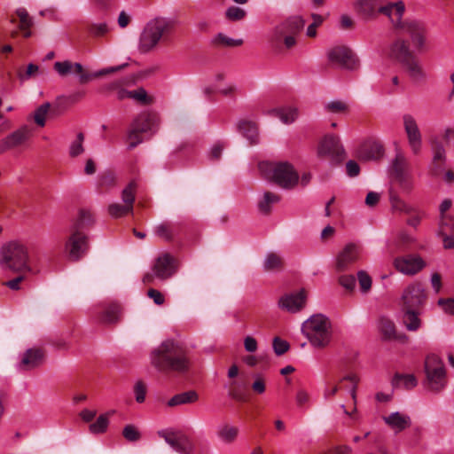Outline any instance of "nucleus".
<instances>
[{
    "label": "nucleus",
    "instance_id": "57",
    "mask_svg": "<svg viewBox=\"0 0 454 454\" xmlns=\"http://www.w3.org/2000/svg\"><path fill=\"white\" fill-rule=\"evenodd\" d=\"M129 94V98H132L137 102L144 103V104H149L151 103L152 99L150 97H148L146 91L143 88H138L134 90H130Z\"/></svg>",
    "mask_w": 454,
    "mask_h": 454
},
{
    "label": "nucleus",
    "instance_id": "51",
    "mask_svg": "<svg viewBox=\"0 0 454 454\" xmlns=\"http://www.w3.org/2000/svg\"><path fill=\"white\" fill-rule=\"evenodd\" d=\"M357 280L359 284L360 290L363 294H367L372 285V279L370 275L364 270L357 271Z\"/></svg>",
    "mask_w": 454,
    "mask_h": 454
},
{
    "label": "nucleus",
    "instance_id": "28",
    "mask_svg": "<svg viewBox=\"0 0 454 454\" xmlns=\"http://www.w3.org/2000/svg\"><path fill=\"white\" fill-rule=\"evenodd\" d=\"M380 7L377 8V0H356L354 4L357 14L366 20L375 19Z\"/></svg>",
    "mask_w": 454,
    "mask_h": 454
},
{
    "label": "nucleus",
    "instance_id": "34",
    "mask_svg": "<svg viewBox=\"0 0 454 454\" xmlns=\"http://www.w3.org/2000/svg\"><path fill=\"white\" fill-rule=\"evenodd\" d=\"M280 201V196L271 192H264L258 200V208L263 214H269L273 206Z\"/></svg>",
    "mask_w": 454,
    "mask_h": 454
},
{
    "label": "nucleus",
    "instance_id": "25",
    "mask_svg": "<svg viewBox=\"0 0 454 454\" xmlns=\"http://www.w3.org/2000/svg\"><path fill=\"white\" fill-rule=\"evenodd\" d=\"M43 352L38 348H28L20 356L19 369L28 371L37 367L43 361Z\"/></svg>",
    "mask_w": 454,
    "mask_h": 454
},
{
    "label": "nucleus",
    "instance_id": "41",
    "mask_svg": "<svg viewBox=\"0 0 454 454\" xmlns=\"http://www.w3.org/2000/svg\"><path fill=\"white\" fill-rule=\"evenodd\" d=\"M51 104L45 102L39 106L33 113V119L39 127H44L46 124V117L49 114Z\"/></svg>",
    "mask_w": 454,
    "mask_h": 454
},
{
    "label": "nucleus",
    "instance_id": "39",
    "mask_svg": "<svg viewBox=\"0 0 454 454\" xmlns=\"http://www.w3.org/2000/svg\"><path fill=\"white\" fill-rule=\"evenodd\" d=\"M343 382V387L349 393L353 403H356V389L359 382V377L355 373H348L345 375L341 380Z\"/></svg>",
    "mask_w": 454,
    "mask_h": 454
},
{
    "label": "nucleus",
    "instance_id": "47",
    "mask_svg": "<svg viewBox=\"0 0 454 454\" xmlns=\"http://www.w3.org/2000/svg\"><path fill=\"white\" fill-rule=\"evenodd\" d=\"M39 74H40L39 66H37L34 63H29L27 66L26 71H24V72L19 71L17 74V76L21 82H24L28 81L31 78L36 77Z\"/></svg>",
    "mask_w": 454,
    "mask_h": 454
},
{
    "label": "nucleus",
    "instance_id": "38",
    "mask_svg": "<svg viewBox=\"0 0 454 454\" xmlns=\"http://www.w3.org/2000/svg\"><path fill=\"white\" fill-rule=\"evenodd\" d=\"M127 66H128V64L124 63V64L118 65L115 67L102 68V69L96 71L90 74H82V75L80 76V82L82 83L87 82L93 78H98V77H101L104 75H107V74L115 73V72L121 71L123 68H125Z\"/></svg>",
    "mask_w": 454,
    "mask_h": 454
},
{
    "label": "nucleus",
    "instance_id": "11",
    "mask_svg": "<svg viewBox=\"0 0 454 454\" xmlns=\"http://www.w3.org/2000/svg\"><path fill=\"white\" fill-rule=\"evenodd\" d=\"M402 122L411 153L415 156L419 155L423 149V137L416 117L411 114H404L402 116Z\"/></svg>",
    "mask_w": 454,
    "mask_h": 454
},
{
    "label": "nucleus",
    "instance_id": "4",
    "mask_svg": "<svg viewBox=\"0 0 454 454\" xmlns=\"http://www.w3.org/2000/svg\"><path fill=\"white\" fill-rule=\"evenodd\" d=\"M301 333L312 347L325 348L333 339L331 320L323 314L312 315L302 323Z\"/></svg>",
    "mask_w": 454,
    "mask_h": 454
},
{
    "label": "nucleus",
    "instance_id": "48",
    "mask_svg": "<svg viewBox=\"0 0 454 454\" xmlns=\"http://www.w3.org/2000/svg\"><path fill=\"white\" fill-rule=\"evenodd\" d=\"M121 317V308L119 305H111L104 312L102 320L106 323L113 324L119 320Z\"/></svg>",
    "mask_w": 454,
    "mask_h": 454
},
{
    "label": "nucleus",
    "instance_id": "22",
    "mask_svg": "<svg viewBox=\"0 0 454 454\" xmlns=\"http://www.w3.org/2000/svg\"><path fill=\"white\" fill-rule=\"evenodd\" d=\"M387 55L390 59L404 62L412 55L408 42L403 38H396L388 46Z\"/></svg>",
    "mask_w": 454,
    "mask_h": 454
},
{
    "label": "nucleus",
    "instance_id": "44",
    "mask_svg": "<svg viewBox=\"0 0 454 454\" xmlns=\"http://www.w3.org/2000/svg\"><path fill=\"white\" fill-rule=\"evenodd\" d=\"M251 389L256 395H263L267 389V380L262 374H254L251 383Z\"/></svg>",
    "mask_w": 454,
    "mask_h": 454
},
{
    "label": "nucleus",
    "instance_id": "9",
    "mask_svg": "<svg viewBox=\"0 0 454 454\" xmlns=\"http://www.w3.org/2000/svg\"><path fill=\"white\" fill-rule=\"evenodd\" d=\"M425 372L427 388L439 393L447 384L446 369L442 360L435 354H430L425 360Z\"/></svg>",
    "mask_w": 454,
    "mask_h": 454
},
{
    "label": "nucleus",
    "instance_id": "63",
    "mask_svg": "<svg viewBox=\"0 0 454 454\" xmlns=\"http://www.w3.org/2000/svg\"><path fill=\"white\" fill-rule=\"evenodd\" d=\"M437 304L445 313L454 315V299L441 298L438 300Z\"/></svg>",
    "mask_w": 454,
    "mask_h": 454
},
{
    "label": "nucleus",
    "instance_id": "29",
    "mask_svg": "<svg viewBox=\"0 0 454 454\" xmlns=\"http://www.w3.org/2000/svg\"><path fill=\"white\" fill-rule=\"evenodd\" d=\"M267 114L278 117L284 124L294 123L298 116L299 110L295 106H284L272 108L267 112Z\"/></svg>",
    "mask_w": 454,
    "mask_h": 454
},
{
    "label": "nucleus",
    "instance_id": "2",
    "mask_svg": "<svg viewBox=\"0 0 454 454\" xmlns=\"http://www.w3.org/2000/svg\"><path fill=\"white\" fill-rule=\"evenodd\" d=\"M151 364L159 372H185L189 368V359L182 347L172 340L162 341L150 354Z\"/></svg>",
    "mask_w": 454,
    "mask_h": 454
},
{
    "label": "nucleus",
    "instance_id": "58",
    "mask_svg": "<svg viewBox=\"0 0 454 454\" xmlns=\"http://www.w3.org/2000/svg\"><path fill=\"white\" fill-rule=\"evenodd\" d=\"M414 242V238L406 232H402L396 240L397 251H404L408 246Z\"/></svg>",
    "mask_w": 454,
    "mask_h": 454
},
{
    "label": "nucleus",
    "instance_id": "13",
    "mask_svg": "<svg viewBox=\"0 0 454 454\" xmlns=\"http://www.w3.org/2000/svg\"><path fill=\"white\" fill-rule=\"evenodd\" d=\"M393 266L399 273L411 277L426 268L427 262L418 254H407L395 257Z\"/></svg>",
    "mask_w": 454,
    "mask_h": 454
},
{
    "label": "nucleus",
    "instance_id": "27",
    "mask_svg": "<svg viewBox=\"0 0 454 454\" xmlns=\"http://www.w3.org/2000/svg\"><path fill=\"white\" fill-rule=\"evenodd\" d=\"M360 153L364 159L379 160L384 155V147L380 141L370 138L362 145Z\"/></svg>",
    "mask_w": 454,
    "mask_h": 454
},
{
    "label": "nucleus",
    "instance_id": "60",
    "mask_svg": "<svg viewBox=\"0 0 454 454\" xmlns=\"http://www.w3.org/2000/svg\"><path fill=\"white\" fill-rule=\"evenodd\" d=\"M272 346H273L274 352L278 356H281V355L285 354L289 348L288 342L278 338V337H275L273 339Z\"/></svg>",
    "mask_w": 454,
    "mask_h": 454
},
{
    "label": "nucleus",
    "instance_id": "56",
    "mask_svg": "<svg viewBox=\"0 0 454 454\" xmlns=\"http://www.w3.org/2000/svg\"><path fill=\"white\" fill-rule=\"evenodd\" d=\"M83 135L79 133L76 139L71 143L69 147V153L72 157H76L83 153Z\"/></svg>",
    "mask_w": 454,
    "mask_h": 454
},
{
    "label": "nucleus",
    "instance_id": "26",
    "mask_svg": "<svg viewBox=\"0 0 454 454\" xmlns=\"http://www.w3.org/2000/svg\"><path fill=\"white\" fill-rule=\"evenodd\" d=\"M377 329L384 340H395L399 337L394 320L388 317L381 316L379 317Z\"/></svg>",
    "mask_w": 454,
    "mask_h": 454
},
{
    "label": "nucleus",
    "instance_id": "20",
    "mask_svg": "<svg viewBox=\"0 0 454 454\" xmlns=\"http://www.w3.org/2000/svg\"><path fill=\"white\" fill-rule=\"evenodd\" d=\"M420 309L400 308L401 323L408 332H418L423 326Z\"/></svg>",
    "mask_w": 454,
    "mask_h": 454
},
{
    "label": "nucleus",
    "instance_id": "7",
    "mask_svg": "<svg viewBox=\"0 0 454 454\" xmlns=\"http://www.w3.org/2000/svg\"><path fill=\"white\" fill-rule=\"evenodd\" d=\"M390 176L393 185L403 194H410L414 188V176L407 157L397 152L390 164Z\"/></svg>",
    "mask_w": 454,
    "mask_h": 454
},
{
    "label": "nucleus",
    "instance_id": "64",
    "mask_svg": "<svg viewBox=\"0 0 454 454\" xmlns=\"http://www.w3.org/2000/svg\"><path fill=\"white\" fill-rule=\"evenodd\" d=\"M123 436L130 442L137 441L140 437L138 430L132 425H128L123 429Z\"/></svg>",
    "mask_w": 454,
    "mask_h": 454
},
{
    "label": "nucleus",
    "instance_id": "40",
    "mask_svg": "<svg viewBox=\"0 0 454 454\" xmlns=\"http://www.w3.org/2000/svg\"><path fill=\"white\" fill-rule=\"evenodd\" d=\"M417 379L413 374H396L394 378V385L398 387L412 388L417 385Z\"/></svg>",
    "mask_w": 454,
    "mask_h": 454
},
{
    "label": "nucleus",
    "instance_id": "30",
    "mask_svg": "<svg viewBox=\"0 0 454 454\" xmlns=\"http://www.w3.org/2000/svg\"><path fill=\"white\" fill-rule=\"evenodd\" d=\"M53 67L54 70L62 77L74 74H79L80 77L82 74H85L83 72V67L80 63H73L69 60L57 61L54 63Z\"/></svg>",
    "mask_w": 454,
    "mask_h": 454
},
{
    "label": "nucleus",
    "instance_id": "15",
    "mask_svg": "<svg viewBox=\"0 0 454 454\" xmlns=\"http://www.w3.org/2000/svg\"><path fill=\"white\" fill-rule=\"evenodd\" d=\"M88 249L87 236L80 230H73L65 243V253L70 260L77 261Z\"/></svg>",
    "mask_w": 454,
    "mask_h": 454
},
{
    "label": "nucleus",
    "instance_id": "32",
    "mask_svg": "<svg viewBox=\"0 0 454 454\" xmlns=\"http://www.w3.org/2000/svg\"><path fill=\"white\" fill-rule=\"evenodd\" d=\"M402 65L412 79L419 81L425 78L426 74L423 67L413 55L409 57Z\"/></svg>",
    "mask_w": 454,
    "mask_h": 454
},
{
    "label": "nucleus",
    "instance_id": "52",
    "mask_svg": "<svg viewBox=\"0 0 454 454\" xmlns=\"http://www.w3.org/2000/svg\"><path fill=\"white\" fill-rule=\"evenodd\" d=\"M136 187V183L132 181L123 189L121 192V199L124 204L133 207V203L135 201Z\"/></svg>",
    "mask_w": 454,
    "mask_h": 454
},
{
    "label": "nucleus",
    "instance_id": "53",
    "mask_svg": "<svg viewBox=\"0 0 454 454\" xmlns=\"http://www.w3.org/2000/svg\"><path fill=\"white\" fill-rule=\"evenodd\" d=\"M176 442L174 450L180 452L181 454H189L192 450V444L189 439L184 435H179Z\"/></svg>",
    "mask_w": 454,
    "mask_h": 454
},
{
    "label": "nucleus",
    "instance_id": "50",
    "mask_svg": "<svg viewBox=\"0 0 454 454\" xmlns=\"http://www.w3.org/2000/svg\"><path fill=\"white\" fill-rule=\"evenodd\" d=\"M15 14L17 15V17L19 18V20H20V24H19L20 28H27V27H31L33 26V20L29 16L26 8L18 7L15 10Z\"/></svg>",
    "mask_w": 454,
    "mask_h": 454
},
{
    "label": "nucleus",
    "instance_id": "37",
    "mask_svg": "<svg viewBox=\"0 0 454 454\" xmlns=\"http://www.w3.org/2000/svg\"><path fill=\"white\" fill-rule=\"evenodd\" d=\"M114 413V411H109L101 414L95 422L90 425L89 429L91 434H103L106 431L109 425V418Z\"/></svg>",
    "mask_w": 454,
    "mask_h": 454
},
{
    "label": "nucleus",
    "instance_id": "35",
    "mask_svg": "<svg viewBox=\"0 0 454 454\" xmlns=\"http://www.w3.org/2000/svg\"><path fill=\"white\" fill-rule=\"evenodd\" d=\"M239 434V428L230 424H223L217 427L216 435L224 443L233 442Z\"/></svg>",
    "mask_w": 454,
    "mask_h": 454
},
{
    "label": "nucleus",
    "instance_id": "12",
    "mask_svg": "<svg viewBox=\"0 0 454 454\" xmlns=\"http://www.w3.org/2000/svg\"><path fill=\"white\" fill-rule=\"evenodd\" d=\"M451 206L452 201L445 199L439 207L440 220L437 233L442 238L445 248H454V218L448 213Z\"/></svg>",
    "mask_w": 454,
    "mask_h": 454
},
{
    "label": "nucleus",
    "instance_id": "14",
    "mask_svg": "<svg viewBox=\"0 0 454 454\" xmlns=\"http://www.w3.org/2000/svg\"><path fill=\"white\" fill-rule=\"evenodd\" d=\"M316 153L318 158L334 160L343 153L339 137L334 134H325L317 145Z\"/></svg>",
    "mask_w": 454,
    "mask_h": 454
},
{
    "label": "nucleus",
    "instance_id": "16",
    "mask_svg": "<svg viewBox=\"0 0 454 454\" xmlns=\"http://www.w3.org/2000/svg\"><path fill=\"white\" fill-rule=\"evenodd\" d=\"M362 256V247L356 243H348L338 253L335 258V268L338 271L349 270Z\"/></svg>",
    "mask_w": 454,
    "mask_h": 454
},
{
    "label": "nucleus",
    "instance_id": "6",
    "mask_svg": "<svg viewBox=\"0 0 454 454\" xmlns=\"http://www.w3.org/2000/svg\"><path fill=\"white\" fill-rule=\"evenodd\" d=\"M171 27V21L166 18L160 17L148 21L140 35L138 51L142 53L153 51Z\"/></svg>",
    "mask_w": 454,
    "mask_h": 454
},
{
    "label": "nucleus",
    "instance_id": "23",
    "mask_svg": "<svg viewBox=\"0 0 454 454\" xmlns=\"http://www.w3.org/2000/svg\"><path fill=\"white\" fill-rule=\"evenodd\" d=\"M431 144L434 152L429 170L432 176H438L444 171L446 153L443 146L440 144H435L433 139L431 140Z\"/></svg>",
    "mask_w": 454,
    "mask_h": 454
},
{
    "label": "nucleus",
    "instance_id": "8",
    "mask_svg": "<svg viewBox=\"0 0 454 454\" xmlns=\"http://www.w3.org/2000/svg\"><path fill=\"white\" fill-rule=\"evenodd\" d=\"M160 125L159 115L152 111L143 112L131 123L127 136L129 148H134L143 141L141 135L155 133Z\"/></svg>",
    "mask_w": 454,
    "mask_h": 454
},
{
    "label": "nucleus",
    "instance_id": "1",
    "mask_svg": "<svg viewBox=\"0 0 454 454\" xmlns=\"http://www.w3.org/2000/svg\"><path fill=\"white\" fill-rule=\"evenodd\" d=\"M385 16L391 27L400 33L410 35L412 46L419 52L426 51L428 48L427 29L424 23L417 19H405L406 4L403 0L389 1L379 9Z\"/></svg>",
    "mask_w": 454,
    "mask_h": 454
},
{
    "label": "nucleus",
    "instance_id": "18",
    "mask_svg": "<svg viewBox=\"0 0 454 454\" xmlns=\"http://www.w3.org/2000/svg\"><path fill=\"white\" fill-rule=\"evenodd\" d=\"M306 301L307 292L301 289L283 295L278 301V307L289 313H297L305 308Z\"/></svg>",
    "mask_w": 454,
    "mask_h": 454
},
{
    "label": "nucleus",
    "instance_id": "36",
    "mask_svg": "<svg viewBox=\"0 0 454 454\" xmlns=\"http://www.w3.org/2000/svg\"><path fill=\"white\" fill-rule=\"evenodd\" d=\"M199 399L198 394L193 391H186L178 395H174L172 398H170L168 401V405L170 407L182 405V404H187V403H192L197 402Z\"/></svg>",
    "mask_w": 454,
    "mask_h": 454
},
{
    "label": "nucleus",
    "instance_id": "61",
    "mask_svg": "<svg viewBox=\"0 0 454 454\" xmlns=\"http://www.w3.org/2000/svg\"><path fill=\"white\" fill-rule=\"evenodd\" d=\"M339 284L348 291H353L356 286V278L353 275H341Z\"/></svg>",
    "mask_w": 454,
    "mask_h": 454
},
{
    "label": "nucleus",
    "instance_id": "55",
    "mask_svg": "<svg viewBox=\"0 0 454 454\" xmlns=\"http://www.w3.org/2000/svg\"><path fill=\"white\" fill-rule=\"evenodd\" d=\"M325 109L332 114H341L347 111L348 106L341 100H332L325 105Z\"/></svg>",
    "mask_w": 454,
    "mask_h": 454
},
{
    "label": "nucleus",
    "instance_id": "17",
    "mask_svg": "<svg viewBox=\"0 0 454 454\" xmlns=\"http://www.w3.org/2000/svg\"><path fill=\"white\" fill-rule=\"evenodd\" d=\"M175 271L173 258L168 254H163L157 258L153 268L152 273H146L143 281L145 283L153 282V278L166 279L173 275Z\"/></svg>",
    "mask_w": 454,
    "mask_h": 454
},
{
    "label": "nucleus",
    "instance_id": "54",
    "mask_svg": "<svg viewBox=\"0 0 454 454\" xmlns=\"http://www.w3.org/2000/svg\"><path fill=\"white\" fill-rule=\"evenodd\" d=\"M111 30L107 22L92 23L89 28L90 33L94 36H103Z\"/></svg>",
    "mask_w": 454,
    "mask_h": 454
},
{
    "label": "nucleus",
    "instance_id": "21",
    "mask_svg": "<svg viewBox=\"0 0 454 454\" xmlns=\"http://www.w3.org/2000/svg\"><path fill=\"white\" fill-rule=\"evenodd\" d=\"M329 61L334 65L350 67L355 63L354 54L345 46H336L327 52Z\"/></svg>",
    "mask_w": 454,
    "mask_h": 454
},
{
    "label": "nucleus",
    "instance_id": "62",
    "mask_svg": "<svg viewBox=\"0 0 454 454\" xmlns=\"http://www.w3.org/2000/svg\"><path fill=\"white\" fill-rule=\"evenodd\" d=\"M309 401L310 395L307 390L301 388L296 392L295 402L297 406L304 407L305 405L309 404Z\"/></svg>",
    "mask_w": 454,
    "mask_h": 454
},
{
    "label": "nucleus",
    "instance_id": "5",
    "mask_svg": "<svg viewBox=\"0 0 454 454\" xmlns=\"http://www.w3.org/2000/svg\"><path fill=\"white\" fill-rule=\"evenodd\" d=\"M259 168L266 178L282 189L293 190L299 184V174L287 161L261 162Z\"/></svg>",
    "mask_w": 454,
    "mask_h": 454
},
{
    "label": "nucleus",
    "instance_id": "49",
    "mask_svg": "<svg viewBox=\"0 0 454 454\" xmlns=\"http://www.w3.org/2000/svg\"><path fill=\"white\" fill-rule=\"evenodd\" d=\"M247 15L245 9L239 6H230L225 11V17L231 21H239L243 20Z\"/></svg>",
    "mask_w": 454,
    "mask_h": 454
},
{
    "label": "nucleus",
    "instance_id": "42",
    "mask_svg": "<svg viewBox=\"0 0 454 454\" xmlns=\"http://www.w3.org/2000/svg\"><path fill=\"white\" fill-rule=\"evenodd\" d=\"M390 202H391V207L395 211L404 213V214H411L414 211V207L411 205L405 202L403 200H402L397 195H391Z\"/></svg>",
    "mask_w": 454,
    "mask_h": 454
},
{
    "label": "nucleus",
    "instance_id": "33",
    "mask_svg": "<svg viewBox=\"0 0 454 454\" xmlns=\"http://www.w3.org/2000/svg\"><path fill=\"white\" fill-rule=\"evenodd\" d=\"M238 129L240 134L251 144H256L258 142V129L254 122L247 120H241L238 123Z\"/></svg>",
    "mask_w": 454,
    "mask_h": 454
},
{
    "label": "nucleus",
    "instance_id": "43",
    "mask_svg": "<svg viewBox=\"0 0 454 454\" xmlns=\"http://www.w3.org/2000/svg\"><path fill=\"white\" fill-rule=\"evenodd\" d=\"M215 44L220 45V46H225V47H237L240 46L243 43L242 39H234L231 37L227 36L226 35L223 33L217 34L214 40Z\"/></svg>",
    "mask_w": 454,
    "mask_h": 454
},
{
    "label": "nucleus",
    "instance_id": "10",
    "mask_svg": "<svg viewBox=\"0 0 454 454\" xmlns=\"http://www.w3.org/2000/svg\"><path fill=\"white\" fill-rule=\"evenodd\" d=\"M427 301V289L419 281L409 283L403 289L399 298L400 308L422 309Z\"/></svg>",
    "mask_w": 454,
    "mask_h": 454
},
{
    "label": "nucleus",
    "instance_id": "46",
    "mask_svg": "<svg viewBox=\"0 0 454 454\" xmlns=\"http://www.w3.org/2000/svg\"><path fill=\"white\" fill-rule=\"evenodd\" d=\"M281 264V256L276 253H268L263 260V268L266 270L278 269Z\"/></svg>",
    "mask_w": 454,
    "mask_h": 454
},
{
    "label": "nucleus",
    "instance_id": "24",
    "mask_svg": "<svg viewBox=\"0 0 454 454\" xmlns=\"http://www.w3.org/2000/svg\"><path fill=\"white\" fill-rule=\"evenodd\" d=\"M382 419L395 433L405 430L411 424L410 416L399 411L391 412L389 415L384 416Z\"/></svg>",
    "mask_w": 454,
    "mask_h": 454
},
{
    "label": "nucleus",
    "instance_id": "59",
    "mask_svg": "<svg viewBox=\"0 0 454 454\" xmlns=\"http://www.w3.org/2000/svg\"><path fill=\"white\" fill-rule=\"evenodd\" d=\"M313 22L307 27L306 35L309 37H315L317 35V27H319L324 18L318 14H312Z\"/></svg>",
    "mask_w": 454,
    "mask_h": 454
},
{
    "label": "nucleus",
    "instance_id": "31",
    "mask_svg": "<svg viewBox=\"0 0 454 454\" xmlns=\"http://www.w3.org/2000/svg\"><path fill=\"white\" fill-rule=\"evenodd\" d=\"M305 20L301 16L289 18L283 24L276 27L278 36L283 35L286 32L295 33L303 28Z\"/></svg>",
    "mask_w": 454,
    "mask_h": 454
},
{
    "label": "nucleus",
    "instance_id": "45",
    "mask_svg": "<svg viewBox=\"0 0 454 454\" xmlns=\"http://www.w3.org/2000/svg\"><path fill=\"white\" fill-rule=\"evenodd\" d=\"M108 212L111 216L117 218L127 214L132 213L133 207L126 204L121 205L119 203H113L109 205Z\"/></svg>",
    "mask_w": 454,
    "mask_h": 454
},
{
    "label": "nucleus",
    "instance_id": "3",
    "mask_svg": "<svg viewBox=\"0 0 454 454\" xmlns=\"http://www.w3.org/2000/svg\"><path fill=\"white\" fill-rule=\"evenodd\" d=\"M27 246L15 239L3 243L0 247V267L14 272H32Z\"/></svg>",
    "mask_w": 454,
    "mask_h": 454
},
{
    "label": "nucleus",
    "instance_id": "19",
    "mask_svg": "<svg viewBox=\"0 0 454 454\" xmlns=\"http://www.w3.org/2000/svg\"><path fill=\"white\" fill-rule=\"evenodd\" d=\"M30 137V130L24 125L0 140V153L24 144Z\"/></svg>",
    "mask_w": 454,
    "mask_h": 454
}]
</instances>
